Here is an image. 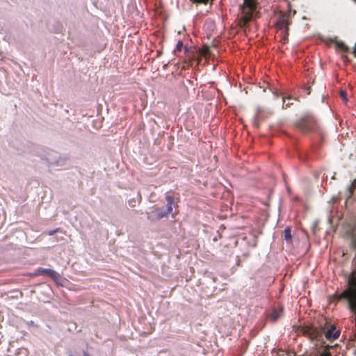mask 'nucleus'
<instances>
[{
    "label": "nucleus",
    "mask_w": 356,
    "mask_h": 356,
    "mask_svg": "<svg viewBox=\"0 0 356 356\" xmlns=\"http://www.w3.org/2000/svg\"><path fill=\"white\" fill-rule=\"evenodd\" d=\"M35 274L36 275L47 274L49 277H50L51 279H53L56 282V284H60V285L62 284V283L60 282L61 277H60V274L51 269L39 268V269H38Z\"/></svg>",
    "instance_id": "obj_5"
},
{
    "label": "nucleus",
    "mask_w": 356,
    "mask_h": 356,
    "mask_svg": "<svg viewBox=\"0 0 356 356\" xmlns=\"http://www.w3.org/2000/svg\"><path fill=\"white\" fill-rule=\"evenodd\" d=\"M194 3H200V4H205L209 3L211 5L212 0H193Z\"/></svg>",
    "instance_id": "obj_11"
},
{
    "label": "nucleus",
    "mask_w": 356,
    "mask_h": 356,
    "mask_svg": "<svg viewBox=\"0 0 356 356\" xmlns=\"http://www.w3.org/2000/svg\"><path fill=\"white\" fill-rule=\"evenodd\" d=\"M282 309L280 308L279 310L275 309L270 314V318L273 321L277 320L282 315Z\"/></svg>",
    "instance_id": "obj_9"
},
{
    "label": "nucleus",
    "mask_w": 356,
    "mask_h": 356,
    "mask_svg": "<svg viewBox=\"0 0 356 356\" xmlns=\"http://www.w3.org/2000/svg\"><path fill=\"white\" fill-rule=\"evenodd\" d=\"M302 131H309L312 130V122L308 120H302L298 124Z\"/></svg>",
    "instance_id": "obj_7"
},
{
    "label": "nucleus",
    "mask_w": 356,
    "mask_h": 356,
    "mask_svg": "<svg viewBox=\"0 0 356 356\" xmlns=\"http://www.w3.org/2000/svg\"><path fill=\"white\" fill-rule=\"evenodd\" d=\"M290 104L289 102H287L286 104V107L289 106Z\"/></svg>",
    "instance_id": "obj_20"
},
{
    "label": "nucleus",
    "mask_w": 356,
    "mask_h": 356,
    "mask_svg": "<svg viewBox=\"0 0 356 356\" xmlns=\"http://www.w3.org/2000/svg\"><path fill=\"white\" fill-rule=\"evenodd\" d=\"M341 97L343 98V99L344 100V102H347L348 101V99H347V97H346V91H341Z\"/></svg>",
    "instance_id": "obj_13"
},
{
    "label": "nucleus",
    "mask_w": 356,
    "mask_h": 356,
    "mask_svg": "<svg viewBox=\"0 0 356 356\" xmlns=\"http://www.w3.org/2000/svg\"><path fill=\"white\" fill-rule=\"evenodd\" d=\"M188 51V48L187 47H185V51L187 52Z\"/></svg>",
    "instance_id": "obj_19"
},
{
    "label": "nucleus",
    "mask_w": 356,
    "mask_h": 356,
    "mask_svg": "<svg viewBox=\"0 0 356 356\" xmlns=\"http://www.w3.org/2000/svg\"><path fill=\"white\" fill-rule=\"evenodd\" d=\"M353 243H354V246L356 248V238L354 239Z\"/></svg>",
    "instance_id": "obj_18"
},
{
    "label": "nucleus",
    "mask_w": 356,
    "mask_h": 356,
    "mask_svg": "<svg viewBox=\"0 0 356 356\" xmlns=\"http://www.w3.org/2000/svg\"><path fill=\"white\" fill-rule=\"evenodd\" d=\"M275 25L277 29L281 31L282 34L286 33L289 24L286 17L283 15L279 16Z\"/></svg>",
    "instance_id": "obj_6"
},
{
    "label": "nucleus",
    "mask_w": 356,
    "mask_h": 356,
    "mask_svg": "<svg viewBox=\"0 0 356 356\" xmlns=\"http://www.w3.org/2000/svg\"><path fill=\"white\" fill-rule=\"evenodd\" d=\"M209 52V47H205L203 48L202 49V54L203 55H207Z\"/></svg>",
    "instance_id": "obj_15"
},
{
    "label": "nucleus",
    "mask_w": 356,
    "mask_h": 356,
    "mask_svg": "<svg viewBox=\"0 0 356 356\" xmlns=\"http://www.w3.org/2000/svg\"><path fill=\"white\" fill-rule=\"evenodd\" d=\"M355 190H356V178L353 181L351 184L348 187L346 190V195L347 196V200L351 197Z\"/></svg>",
    "instance_id": "obj_8"
},
{
    "label": "nucleus",
    "mask_w": 356,
    "mask_h": 356,
    "mask_svg": "<svg viewBox=\"0 0 356 356\" xmlns=\"http://www.w3.org/2000/svg\"><path fill=\"white\" fill-rule=\"evenodd\" d=\"M306 333L312 340L316 341L315 343L316 347L320 346V347L316 348L313 356H330L329 352L330 346L324 345L323 339L325 338L327 340L332 341L338 338L339 332L336 330L334 325L321 328L309 327L306 330Z\"/></svg>",
    "instance_id": "obj_1"
},
{
    "label": "nucleus",
    "mask_w": 356,
    "mask_h": 356,
    "mask_svg": "<svg viewBox=\"0 0 356 356\" xmlns=\"http://www.w3.org/2000/svg\"><path fill=\"white\" fill-rule=\"evenodd\" d=\"M356 3V0H353Z\"/></svg>",
    "instance_id": "obj_23"
},
{
    "label": "nucleus",
    "mask_w": 356,
    "mask_h": 356,
    "mask_svg": "<svg viewBox=\"0 0 356 356\" xmlns=\"http://www.w3.org/2000/svg\"><path fill=\"white\" fill-rule=\"evenodd\" d=\"M183 47V42L181 40H179L176 45V50L181 51Z\"/></svg>",
    "instance_id": "obj_12"
},
{
    "label": "nucleus",
    "mask_w": 356,
    "mask_h": 356,
    "mask_svg": "<svg viewBox=\"0 0 356 356\" xmlns=\"http://www.w3.org/2000/svg\"><path fill=\"white\" fill-rule=\"evenodd\" d=\"M84 356H90L88 353H84Z\"/></svg>",
    "instance_id": "obj_21"
},
{
    "label": "nucleus",
    "mask_w": 356,
    "mask_h": 356,
    "mask_svg": "<svg viewBox=\"0 0 356 356\" xmlns=\"http://www.w3.org/2000/svg\"><path fill=\"white\" fill-rule=\"evenodd\" d=\"M343 296L348 300V306L353 314H355L356 320V289H348L343 291Z\"/></svg>",
    "instance_id": "obj_4"
},
{
    "label": "nucleus",
    "mask_w": 356,
    "mask_h": 356,
    "mask_svg": "<svg viewBox=\"0 0 356 356\" xmlns=\"http://www.w3.org/2000/svg\"><path fill=\"white\" fill-rule=\"evenodd\" d=\"M338 46L341 48L343 51L347 50V47L343 43H338Z\"/></svg>",
    "instance_id": "obj_14"
},
{
    "label": "nucleus",
    "mask_w": 356,
    "mask_h": 356,
    "mask_svg": "<svg viewBox=\"0 0 356 356\" xmlns=\"http://www.w3.org/2000/svg\"><path fill=\"white\" fill-rule=\"evenodd\" d=\"M353 54L355 55V56L356 57V44H355V46L354 47V49H353Z\"/></svg>",
    "instance_id": "obj_17"
},
{
    "label": "nucleus",
    "mask_w": 356,
    "mask_h": 356,
    "mask_svg": "<svg viewBox=\"0 0 356 356\" xmlns=\"http://www.w3.org/2000/svg\"><path fill=\"white\" fill-rule=\"evenodd\" d=\"M256 8L257 6L254 0H243V5L240 6L242 14L239 22L241 26H245L252 19Z\"/></svg>",
    "instance_id": "obj_3"
},
{
    "label": "nucleus",
    "mask_w": 356,
    "mask_h": 356,
    "mask_svg": "<svg viewBox=\"0 0 356 356\" xmlns=\"http://www.w3.org/2000/svg\"><path fill=\"white\" fill-rule=\"evenodd\" d=\"M332 200H333L334 202H336V201H337V198H333V199H332Z\"/></svg>",
    "instance_id": "obj_22"
},
{
    "label": "nucleus",
    "mask_w": 356,
    "mask_h": 356,
    "mask_svg": "<svg viewBox=\"0 0 356 356\" xmlns=\"http://www.w3.org/2000/svg\"><path fill=\"white\" fill-rule=\"evenodd\" d=\"M167 201V209L164 210L163 208L153 207L151 211L147 213V218L152 221L159 220L164 217L168 216V214L172 213V204L174 203L173 197L167 194L165 196Z\"/></svg>",
    "instance_id": "obj_2"
},
{
    "label": "nucleus",
    "mask_w": 356,
    "mask_h": 356,
    "mask_svg": "<svg viewBox=\"0 0 356 356\" xmlns=\"http://www.w3.org/2000/svg\"><path fill=\"white\" fill-rule=\"evenodd\" d=\"M284 238H285V240L287 241H291L292 238V236L291 234V229L289 227H286L284 229Z\"/></svg>",
    "instance_id": "obj_10"
},
{
    "label": "nucleus",
    "mask_w": 356,
    "mask_h": 356,
    "mask_svg": "<svg viewBox=\"0 0 356 356\" xmlns=\"http://www.w3.org/2000/svg\"><path fill=\"white\" fill-rule=\"evenodd\" d=\"M58 231V229H54V230H52V231H50L49 232V236H52L54 235L56 232H57Z\"/></svg>",
    "instance_id": "obj_16"
}]
</instances>
